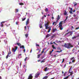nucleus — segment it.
<instances>
[{
	"instance_id": "26",
	"label": "nucleus",
	"mask_w": 79,
	"mask_h": 79,
	"mask_svg": "<svg viewBox=\"0 0 79 79\" xmlns=\"http://www.w3.org/2000/svg\"><path fill=\"white\" fill-rule=\"evenodd\" d=\"M40 28H42V24H40Z\"/></svg>"
},
{
	"instance_id": "61",
	"label": "nucleus",
	"mask_w": 79,
	"mask_h": 79,
	"mask_svg": "<svg viewBox=\"0 0 79 79\" xmlns=\"http://www.w3.org/2000/svg\"><path fill=\"white\" fill-rule=\"evenodd\" d=\"M71 27H72V29H74V27H73V26H72Z\"/></svg>"
},
{
	"instance_id": "22",
	"label": "nucleus",
	"mask_w": 79,
	"mask_h": 79,
	"mask_svg": "<svg viewBox=\"0 0 79 79\" xmlns=\"http://www.w3.org/2000/svg\"><path fill=\"white\" fill-rule=\"evenodd\" d=\"M76 37H77L76 36H73L72 37V39H76Z\"/></svg>"
},
{
	"instance_id": "59",
	"label": "nucleus",
	"mask_w": 79,
	"mask_h": 79,
	"mask_svg": "<svg viewBox=\"0 0 79 79\" xmlns=\"http://www.w3.org/2000/svg\"><path fill=\"white\" fill-rule=\"evenodd\" d=\"M44 58V56H42V57H41V59H43V58Z\"/></svg>"
},
{
	"instance_id": "60",
	"label": "nucleus",
	"mask_w": 79,
	"mask_h": 79,
	"mask_svg": "<svg viewBox=\"0 0 79 79\" xmlns=\"http://www.w3.org/2000/svg\"><path fill=\"white\" fill-rule=\"evenodd\" d=\"M68 17H66V19H66V20L68 19Z\"/></svg>"
},
{
	"instance_id": "36",
	"label": "nucleus",
	"mask_w": 79,
	"mask_h": 79,
	"mask_svg": "<svg viewBox=\"0 0 79 79\" xmlns=\"http://www.w3.org/2000/svg\"><path fill=\"white\" fill-rule=\"evenodd\" d=\"M69 13H70L71 14L72 13H73V11L72 10H70L69 11Z\"/></svg>"
},
{
	"instance_id": "63",
	"label": "nucleus",
	"mask_w": 79,
	"mask_h": 79,
	"mask_svg": "<svg viewBox=\"0 0 79 79\" xmlns=\"http://www.w3.org/2000/svg\"><path fill=\"white\" fill-rule=\"evenodd\" d=\"M56 25V23H55V26Z\"/></svg>"
},
{
	"instance_id": "48",
	"label": "nucleus",
	"mask_w": 79,
	"mask_h": 79,
	"mask_svg": "<svg viewBox=\"0 0 79 79\" xmlns=\"http://www.w3.org/2000/svg\"><path fill=\"white\" fill-rule=\"evenodd\" d=\"M26 51V49H24L23 50V52H24V53H25Z\"/></svg>"
},
{
	"instance_id": "27",
	"label": "nucleus",
	"mask_w": 79,
	"mask_h": 79,
	"mask_svg": "<svg viewBox=\"0 0 79 79\" xmlns=\"http://www.w3.org/2000/svg\"><path fill=\"white\" fill-rule=\"evenodd\" d=\"M69 8L71 10V11H73V8H71V7H69Z\"/></svg>"
},
{
	"instance_id": "37",
	"label": "nucleus",
	"mask_w": 79,
	"mask_h": 79,
	"mask_svg": "<svg viewBox=\"0 0 79 79\" xmlns=\"http://www.w3.org/2000/svg\"><path fill=\"white\" fill-rule=\"evenodd\" d=\"M75 62V60H73L72 61V63H74Z\"/></svg>"
},
{
	"instance_id": "32",
	"label": "nucleus",
	"mask_w": 79,
	"mask_h": 79,
	"mask_svg": "<svg viewBox=\"0 0 79 79\" xmlns=\"http://www.w3.org/2000/svg\"><path fill=\"white\" fill-rule=\"evenodd\" d=\"M26 19V17L24 18H23V19H22V21H24Z\"/></svg>"
},
{
	"instance_id": "19",
	"label": "nucleus",
	"mask_w": 79,
	"mask_h": 79,
	"mask_svg": "<svg viewBox=\"0 0 79 79\" xmlns=\"http://www.w3.org/2000/svg\"><path fill=\"white\" fill-rule=\"evenodd\" d=\"M45 11L46 12H47V11H48V9L47 8H46V9L45 10Z\"/></svg>"
},
{
	"instance_id": "33",
	"label": "nucleus",
	"mask_w": 79,
	"mask_h": 79,
	"mask_svg": "<svg viewBox=\"0 0 79 79\" xmlns=\"http://www.w3.org/2000/svg\"><path fill=\"white\" fill-rule=\"evenodd\" d=\"M55 37V35H52V37H51V38L52 39H53V37Z\"/></svg>"
},
{
	"instance_id": "51",
	"label": "nucleus",
	"mask_w": 79,
	"mask_h": 79,
	"mask_svg": "<svg viewBox=\"0 0 79 79\" xmlns=\"http://www.w3.org/2000/svg\"><path fill=\"white\" fill-rule=\"evenodd\" d=\"M76 14H74L73 15V16L74 17H76Z\"/></svg>"
},
{
	"instance_id": "30",
	"label": "nucleus",
	"mask_w": 79,
	"mask_h": 79,
	"mask_svg": "<svg viewBox=\"0 0 79 79\" xmlns=\"http://www.w3.org/2000/svg\"><path fill=\"white\" fill-rule=\"evenodd\" d=\"M1 27H3V24L2 23H1Z\"/></svg>"
},
{
	"instance_id": "44",
	"label": "nucleus",
	"mask_w": 79,
	"mask_h": 79,
	"mask_svg": "<svg viewBox=\"0 0 79 79\" xmlns=\"http://www.w3.org/2000/svg\"><path fill=\"white\" fill-rule=\"evenodd\" d=\"M66 19H65L64 22V23H66Z\"/></svg>"
},
{
	"instance_id": "35",
	"label": "nucleus",
	"mask_w": 79,
	"mask_h": 79,
	"mask_svg": "<svg viewBox=\"0 0 79 79\" xmlns=\"http://www.w3.org/2000/svg\"><path fill=\"white\" fill-rule=\"evenodd\" d=\"M8 56H9V55H8V54H7V56L6 57V59H7V58H8Z\"/></svg>"
},
{
	"instance_id": "13",
	"label": "nucleus",
	"mask_w": 79,
	"mask_h": 79,
	"mask_svg": "<svg viewBox=\"0 0 79 79\" xmlns=\"http://www.w3.org/2000/svg\"><path fill=\"white\" fill-rule=\"evenodd\" d=\"M48 76H45L43 78V79H47L48 78Z\"/></svg>"
},
{
	"instance_id": "1",
	"label": "nucleus",
	"mask_w": 79,
	"mask_h": 79,
	"mask_svg": "<svg viewBox=\"0 0 79 79\" xmlns=\"http://www.w3.org/2000/svg\"><path fill=\"white\" fill-rule=\"evenodd\" d=\"M62 46L64 47L67 48H68V49L70 48H72L73 47V46L71 44V43H64V45H62Z\"/></svg>"
},
{
	"instance_id": "39",
	"label": "nucleus",
	"mask_w": 79,
	"mask_h": 79,
	"mask_svg": "<svg viewBox=\"0 0 79 79\" xmlns=\"http://www.w3.org/2000/svg\"><path fill=\"white\" fill-rule=\"evenodd\" d=\"M62 52V50H61L60 51H57L56 52H59V53H60V52Z\"/></svg>"
},
{
	"instance_id": "43",
	"label": "nucleus",
	"mask_w": 79,
	"mask_h": 79,
	"mask_svg": "<svg viewBox=\"0 0 79 79\" xmlns=\"http://www.w3.org/2000/svg\"><path fill=\"white\" fill-rule=\"evenodd\" d=\"M79 29V27H78L76 28L75 29V30Z\"/></svg>"
},
{
	"instance_id": "10",
	"label": "nucleus",
	"mask_w": 79,
	"mask_h": 79,
	"mask_svg": "<svg viewBox=\"0 0 79 79\" xmlns=\"http://www.w3.org/2000/svg\"><path fill=\"white\" fill-rule=\"evenodd\" d=\"M60 19V15H58L57 18V20L56 21V22L57 23V22L58 21V20H59V19Z\"/></svg>"
},
{
	"instance_id": "42",
	"label": "nucleus",
	"mask_w": 79,
	"mask_h": 79,
	"mask_svg": "<svg viewBox=\"0 0 79 79\" xmlns=\"http://www.w3.org/2000/svg\"><path fill=\"white\" fill-rule=\"evenodd\" d=\"M52 51H50V53H49V55H51V54H52Z\"/></svg>"
},
{
	"instance_id": "17",
	"label": "nucleus",
	"mask_w": 79,
	"mask_h": 79,
	"mask_svg": "<svg viewBox=\"0 0 79 79\" xmlns=\"http://www.w3.org/2000/svg\"><path fill=\"white\" fill-rule=\"evenodd\" d=\"M28 58V57H26L25 58V59L24 60V61H25V62L26 61V60H28V59H27Z\"/></svg>"
},
{
	"instance_id": "38",
	"label": "nucleus",
	"mask_w": 79,
	"mask_h": 79,
	"mask_svg": "<svg viewBox=\"0 0 79 79\" xmlns=\"http://www.w3.org/2000/svg\"><path fill=\"white\" fill-rule=\"evenodd\" d=\"M76 5H77V3H76V2H75L74 5V6H76Z\"/></svg>"
},
{
	"instance_id": "29",
	"label": "nucleus",
	"mask_w": 79,
	"mask_h": 79,
	"mask_svg": "<svg viewBox=\"0 0 79 79\" xmlns=\"http://www.w3.org/2000/svg\"><path fill=\"white\" fill-rule=\"evenodd\" d=\"M74 58V57H72L70 59V60H73Z\"/></svg>"
},
{
	"instance_id": "57",
	"label": "nucleus",
	"mask_w": 79,
	"mask_h": 79,
	"mask_svg": "<svg viewBox=\"0 0 79 79\" xmlns=\"http://www.w3.org/2000/svg\"><path fill=\"white\" fill-rule=\"evenodd\" d=\"M44 16H43L42 17V19H44Z\"/></svg>"
},
{
	"instance_id": "34",
	"label": "nucleus",
	"mask_w": 79,
	"mask_h": 79,
	"mask_svg": "<svg viewBox=\"0 0 79 79\" xmlns=\"http://www.w3.org/2000/svg\"><path fill=\"white\" fill-rule=\"evenodd\" d=\"M67 15V12H66V11H65V12L64 13V15Z\"/></svg>"
},
{
	"instance_id": "47",
	"label": "nucleus",
	"mask_w": 79,
	"mask_h": 79,
	"mask_svg": "<svg viewBox=\"0 0 79 79\" xmlns=\"http://www.w3.org/2000/svg\"><path fill=\"white\" fill-rule=\"evenodd\" d=\"M64 61V59H62V63H63V62Z\"/></svg>"
},
{
	"instance_id": "55",
	"label": "nucleus",
	"mask_w": 79,
	"mask_h": 79,
	"mask_svg": "<svg viewBox=\"0 0 79 79\" xmlns=\"http://www.w3.org/2000/svg\"><path fill=\"white\" fill-rule=\"evenodd\" d=\"M3 55H4V52H3L2 53Z\"/></svg>"
},
{
	"instance_id": "3",
	"label": "nucleus",
	"mask_w": 79,
	"mask_h": 79,
	"mask_svg": "<svg viewBox=\"0 0 79 79\" xmlns=\"http://www.w3.org/2000/svg\"><path fill=\"white\" fill-rule=\"evenodd\" d=\"M73 31H69L68 32L66 33L64 36H66L67 37H69V36H72V34H73Z\"/></svg>"
},
{
	"instance_id": "64",
	"label": "nucleus",
	"mask_w": 79,
	"mask_h": 79,
	"mask_svg": "<svg viewBox=\"0 0 79 79\" xmlns=\"http://www.w3.org/2000/svg\"><path fill=\"white\" fill-rule=\"evenodd\" d=\"M2 79V77L0 76V79Z\"/></svg>"
},
{
	"instance_id": "53",
	"label": "nucleus",
	"mask_w": 79,
	"mask_h": 79,
	"mask_svg": "<svg viewBox=\"0 0 79 79\" xmlns=\"http://www.w3.org/2000/svg\"><path fill=\"white\" fill-rule=\"evenodd\" d=\"M18 23H19L18 22L16 23V24H17V25H18Z\"/></svg>"
},
{
	"instance_id": "50",
	"label": "nucleus",
	"mask_w": 79,
	"mask_h": 79,
	"mask_svg": "<svg viewBox=\"0 0 79 79\" xmlns=\"http://www.w3.org/2000/svg\"><path fill=\"white\" fill-rule=\"evenodd\" d=\"M36 46H38V47H39V44H36Z\"/></svg>"
},
{
	"instance_id": "21",
	"label": "nucleus",
	"mask_w": 79,
	"mask_h": 79,
	"mask_svg": "<svg viewBox=\"0 0 79 79\" xmlns=\"http://www.w3.org/2000/svg\"><path fill=\"white\" fill-rule=\"evenodd\" d=\"M25 35V37H26V38H27V37H28L29 35L28 34H27Z\"/></svg>"
},
{
	"instance_id": "46",
	"label": "nucleus",
	"mask_w": 79,
	"mask_h": 79,
	"mask_svg": "<svg viewBox=\"0 0 79 79\" xmlns=\"http://www.w3.org/2000/svg\"><path fill=\"white\" fill-rule=\"evenodd\" d=\"M70 75H69L68 76L66 77H65V78H67V79H68V77H69V76H70Z\"/></svg>"
},
{
	"instance_id": "28",
	"label": "nucleus",
	"mask_w": 79,
	"mask_h": 79,
	"mask_svg": "<svg viewBox=\"0 0 79 79\" xmlns=\"http://www.w3.org/2000/svg\"><path fill=\"white\" fill-rule=\"evenodd\" d=\"M47 67H46L44 69V71H47Z\"/></svg>"
},
{
	"instance_id": "5",
	"label": "nucleus",
	"mask_w": 79,
	"mask_h": 79,
	"mask_svg": "<svg viewBox=\"0 0 79 79\" xmlns=\"http://www.w3.org/2000/svg\"><path fill=\"white\" fill-rule=\"evenodd\" d=\"M18 49V47L17 46L15 47V48H12V52H16V50Z\"/></svg>"
},
{
	"instance_id": "58",
	"label": "nucleus",
	"mask_w": 79,
	"mask_h": 79,
	"mask_svg": "<svg viewBox=\"0 0 79 79\" xmlns=\"http://www.w3.org/2000/svg\"><path fill=\"white\" fill-rule=\"evenodd\" d=\"M53 44V43H52V42H51L50 44Z\"/></svg>"
},
{
	"instance_id": "56",
	"label": "nucleus",
	"mask_w": 79,
	"mask_h": 79,
	"mask_svg": "<svg viewBox=\"0 0 79 79\" xmlns=\"http://www.w3.org/2000/svg\"><path fill=\"white\" fill-rule=\"evenodd\" d=\"M52 19H54V17H52Z\"/></svg>"
},
{
	"instance_id": "12",
	"label": "nucleus",
	"mask_w": 79,
	"mask_h": 79,
	"mask_svg": "<svg viewBox=\"0 0 79 79\" xmlns=\"http://www.w3.org/2000/svg\"><path fill=\"white\" fill-rule=\"evenodd\" d=\"M50 36H51V34H48L46 36V37L47 38V37H50Z\"/></svg>"
},
{
	"instance_id": "18",
	"label": "nucleus",
	"mask_w": 79,
	"mask_h": 79,
	"mask_svg": "<svg viewBox=\"0 0 79 79\" xmlns=\"http://www.w3.org/2000/svg\"><path fill=\"white\" fill-rule=\"evenodd\" d=\"M21 55H22L21 54H19L18 56V58H20V57H21Z\"/></svg>"
},
{
	"instance_id": "20",
	"label": "nucleus",
	"mask_w": 79,
	"mask_h": 79,
	"mask_svg": "<svg viewBox=\"0 0 79 79\" xmlns=\"http://www.w3.org/2000/svg\"><path fill=\"white\" fill-rule=\"evenodd\" d=\"M52 47L53 49H56L55 47L54 46V45H52Z\"/></svg>"
},
{
	"instance_id": "31",
	"label": "nucleus",
	"mask_w": 79,
	"mask_h": 79,
	"mask_svg": "<svg viewBox=\"0 0 79 79\" xmlns=\"http://www.w3.org/2000/svg\"><path fill=\"white\" fill-rule=\"evenodd\" d=\"M11 52H9V53H8L7 55H11Z\"/></svg>"
},
{
	"instance_id": "4",
	"label": "nucleus",
	"mask_w": 79,
	"mask_h": 79,
	"mask_svg": "<svg viewBox=\"0 0 79 79\" xmlns=\"http://www.w3.org/2000/svg\"><path fill=\"white\" fill-rule=\"evenodd\" d=\"M63 21H60L59 23V27L60 28V30H62L63 28L62 27H63Z\"/></svg>"
},
{
	"instance_id": "25",
	"label": "nucleus",
	"mask_w": 79,
	"mask_h": 79,
	"mask_svg": "<svg viewBox=\"0 0 79 79\" xmlns=\"http://www.w3.org/2000/svg\"><path fill=\"white\" fill-rule=\"evenodd\" d=\"M45 49V48H44L43 49V51H42V52H41V53H44V50Z\"/></svg>"
},
{
	"instance_id": "2",
	"label": "nucleus",
	"mask_w": 79,
	"mask_h": 79,
	"mask_svg": "<svg viewBox=\"0 0 79 79\" xmlns=\"http://www.w3.org/2000/svg\"><path fill=\"white\" fill-rule=\"evenodd\" d=\"M48 22H47L46 24H45V29H48V32H50V31L52 29L51 27H48L49 24Z\"/></svg>"
},
{
	"instance_id": "16",
	"label": "nucleus",
	"mask_w": 79,
	"mask_h": 79,
	"mask_svg": "<svg viewBox=\"0 0 79 79\" xmlns=\"http://www.w3.org/2000/svg\"><path fill=\"white\" fill-rule=\"evenodd\" d=\"M40 55H42L41 54L38 55L37 56V58H40Z\"/></svg>"
},
{
	"instance_id": "52",
	"label": "nucleus",
	"mask_w": 79,
	"mask_h": 79,
	"mask_svg": "<svg viewBox=\"0 0 79 79\" xmlns=\"http://www.w3.org/2000/svg\"><path fill=\"white\" fill-rule=\"evenodd\" d=\"M66 64H64V68H65V67H66Z\"/></svg>"
},
{
	"instance_id": "54",
	"label": "nucleus",
	"mask_w": 79,
	"mask_h": 79,
	"mask_svg": "<svg viewBox=\"0 0 79 79\" xmlns=\"http://www.w3.org/2000/svg\"><path fill=\"white\" fill-rule=\"evenodd\" d=\"M26 27H27L26 26H25V31H26Z\"/></svg>"
},
{
	"instance_id": "45",
	"label": "nucleus",
	"mask_w": 79,
	"mask_h": 79,
	"mask_svg": "<svg viewBox=\"0 0 79 79\" xmlns=\"http://www.w3.org/2000/svg\"><path fill=\"white\" fill-rule=\"evenodd\" d=\"M66 72H65L64 73V76H66Z\"/></svg>"
},
{
	"instance_id": "6",
	"label": "nucleus",
	"mask_w": 79,
	"mask_h": 79,
	"mask_svg": "<svg viewBox=\"0 0 79 79\" xmlns=\"http://www.w3.org/2000/svg\"><path fill=\"white\" fill-rule=\"evenodd\" d=\"M72 68V66H71V68L70 69H69V73H70V76H72L73 75V71H72L71 72H70V71L71 70V69Z\"/></svg>"
},
{
	"instance_id": "9",
	"label": "nucleus",
	"mask_w": 79,
	"mask_h": 79,
	"mask_svg": "<svg viewBox=\"0 0 79 79\" xmlns=\"http://www.w3.org/2000/svg\"><path fill=\"white\" fill-rule=\"evenodd\" d=\"M40 75V73H36L35 76V78H37V77H38V76H39Z\"/></svg>"
},
{
	"instance_id": "49",
	"label": "nucleus",
	"mask_w": 79,
	"mask_h": 79,
	"mask_svg": "<svg viewBox=\"0 0 79 79\" xmlns=\"http://www.w3.org/2000/svg\"><path fill=\"white\" fill-rule=\"evenodd\" d=\"M43 62H45V60H42L41 61V63H43Z\"/></svg>"
},
{
	"instance_id": "7",
	"label": "nucleus",
	"mask_w": 79,
	"mask_h": 79,
	"mask_svg": "<svg viewBox=\"0 0 79 79\" xmlns=\"http://www.w3.org/2000/svg\"><path fill=\"white\" fill-rule=\"evenodd\" d=\"M29 23V19H28L27 20V22H26V25L27 26V24Z\"/></svg>"
},
{
	"instance_id": "11",
	"label": "nucleus",
	"mask_w": 79,
	"mask_h": 79,
	"mask_svg": "<svg viewBox=\"0 0 79 79\" xmlns=\"http://www.w3.org/2000/svg\"><path fill=\"white\" fill-rule=\"evenodd\" d=\"M20 48H23V49H24V48H25L24 47V46L22 45L21 46H20Z\"/></svg>"
},
{
	"instance_id": "40",
	"label": "nucleus",
	"mask_w": 79,
	"mask_h": 79,
	"mask_svg": "<svg viewBox=\"0 0 79 79\" xmlns=\"http://www.w3.org/2000/svg\"><path fill=\"white\" fill-rule=\"evenodd\" d=\"M10 26V24H9V25H6V27H8L9 26Z\"/></svg>"
},
{
	"instance_id": "23",
	"label": "nucleus",
	"mask_w": 79,
	"mask_h": 79,
	"mask_svg": "<svg viewBox=\"0 0 79 79\" xmlns=\"http://www.w3.org/2000/svg\"><path fill=\"white\" fill-rule=\"evenodd\" d=\"M18 9H15V13H18Z\"/></svg>"
},
{
	"instance_id": "14",
	"label": "nucleus",
	"mask_w": 79,
	"mask_h": 79,
	"mask_svg": "<svg viewBox=\"0 0 79 79\" xmlns=\"http://www.w3.org/2000/svg\"><path fill=\"white\" fill-rule=\"evenodd\" d=\"M56 29H54V28H53L52 29V31L53 32H56Z\"/></svg>"
},
{
	"instance_id": "8",
	"label": "nucleus",
	"mask_w": 79,
	"mask_h": 79,
	"mask_svg": "<svg viewBox=\"0 0 79 79\" xmlns=\"http://www.w3.org/2000/svg\"><path fill=\"white\" fill-rule=\"evenodd\" d=\"M32 77H33V76L32 75V74H30L29 76L28 79H32Z\"/></svg>"
},
{
	"instance_id": "41",
	"label": "nucleus",
	"mask_w": 79,
	"mask_h": 79,
	"mask_svg": "<svg viewBox=\"0 0 79 79\" xmlns=\"http://www.w3.org/2000/svg\"><path fill=\"white\" fill-rule=\"evenodd\" d=\"M55 23H56V22H54L52 23L53 25H55Z\"/></svg>"
},
{
	"instance_id": "62",
	"label": "nucleus",
	"mask_w": 79,
	"mask_h": 79,
	"mask_svg": "<svg viewBox=\"0 0 79 79\" xmlns=\"http://www.w3.org/2000/svg\"><path fill=\"white\" fill-rule=\"evenodd\" d=\"M56 25V23H55V26Z\"/></svg>"
},
{
	"instance_id": "15",
	"label": "nucleus",
	"mask_w": 79,
	"mask_h": 79,
	"mask_svg": "<svg viewBox=\"0 0 79 79\" xmlns=\"http://www.w3.org/2000/svg\"><path fill=\"white\" fill-rule=\"evenodd\" d=\"M17 45H18V46H21V44H20V43H17Z\"/></svg>"
},
{
	"instance_id": "24",
	"label": "nucleus",
	"mask_w": 79,
	"mask_h": 79,
	"mask_svg": "<svg viewBox=\"0 0 79 79\" xmlns=\"http://www.w3.org/2000/svg\"><path fill=\"white\" fill-rule=\"evenodd\" d=\"M19 5H24V3H20L19 4Z\"/></svg>"
}]
</instances>
